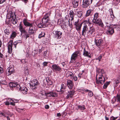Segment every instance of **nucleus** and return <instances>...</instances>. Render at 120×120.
<instances>
[{"label": "nucleus", "mask_w": 120, "mask_h": 120, "mask_svg": "<svg viewBox=\"0 0 120 120\" xmlns=\"http://www.w3.org/2000/svg\"><path fill=\"white\" fill-rule=\"evenodd\" d=\"M61 116V114L60 113H57V116L59 117V116Z\"/></svg>", "instance_id": "obj_59"}, {"label": "nucleus", "mask_w": 120, "mask_h": 120, "mask_svg": "<svg viewBox=\"0 0 120 120\" xmlns=\"http://www.w3.org/2000/svg\"><path fill=\"white\" fill-rule=\"evenodd\" d=\"M46 81L48 85H52V82L51 80L49 79L48 78H47L46 79Z\"/></svg>", "instance_id": "obj_27"}, {"label": "nucleus", "mask_w": 120, "mask_h": 120, "mask_svg": "<svg viewBox=\"0 0 120 120\" xmlns=\"http://www.w3.org/2000/svg\"><path fill=\"white\" fill-rule=\"evenodd\" d=\"M102 56H99L98 58L96 59L97 60H98L99 61H101V58Z\"/></svg>", "instance_id": "obj_46"}, {"label": "nucleus", "mask_w": 120, "mask_h": 120, "mask_svg": "<svg viewBox=\"0 0 120 120\" xmlns=\"http://www.w3.org/2000/svg\"><path fill=\"white\" fill-rule=\"evenodd\" d=\"M22 22L24 25L26 26L30 27L32 25V23L29 22L25 19H24Z\"/></svg>", "instance_id": "obj_21"}, {"label": "nucleus", "mask_w": 120, "mask_h": 120, "mask_svg": "<svg viewBox=\"0 0 120 120\" xmlns=\"http://www.w3.org/2000/svg\"><path fill=\"white\" fill-rule=\"evenodd\" d=\"M14 16L12 14H11L10 15V17L12 18L11 21L12 23L14 24H15L17 23V21L16 19L15 15L14 14Z\"/></svg>", "instance_id": "obj_18"}, {"label": "nucleus", "mask_w": 120, "mask_h": 120, "mask_svg": "<svg viewBox=\"0 0 120 120\" xmlns=\"http://www.w3.org/2000/svg\"><path fill=\"white\" fill-rule=\"evenodd\" d=\"M69 20H68V22H69V24H70V21H71V24L72 22H73V20L74 18H69Z\"/></svg>", "instance_id": "obj_41"}, {"label": "nucleus", "mask_w": 120, "mask_h": 120, "mask_svg": "<svg viewBox=\"0 0 120 120\" xmlns=\"http://www.w3.org/2000/svg\"><path fill=\"white\" fill-rule=\"evenodd\" d=\"M12 44L11 42L10 41L8 43V52L9 53H11L12 52Z\"/></svg>", "instance_id": "obj_20"}, {"label": "nucleus", "mask_w": 120, "mask_h": 120, "mask_svg": "<svg viewBox=\"0 0 120 120\" xmlns=\"http://www.w3.org/2000/svg\"><path fill=\"white\" fill-rule=\"evenodd\" d=\"M35 29L34 27L33 26V25H32V26H30L29 29L31 31H33V32H34Z\"/></svg>", "instance_id": "obj_38"}, {"label": "nucleus", "mask_w": 120, "mask_h": 120, "mask_svg": "<svg viewBox=\"0 0 120 120\" xmlns=\"http://www.w3.org/2000/svg\"><path fill=\"white\" fill-rule=\"evenodd\" d=\"M95 40V42L96 46H99L102 44L103 42L102 39H100L98 40L97 39V38H96Z\"/></svg>", "instance_id": "obj_17"}, {"label": "nucleus", "mask_w": 120, "mask_h": 120, "mask_svg": "<svg viewBox=\"0 0 120 120\" xmlns=\"http://www.w3.org/2000/svg\"><path fill=\"white\" fill-rule=\"evenodd\" d=\"M92 22L93 23L97 24L102 27H103L104 26L102 22V20L100 19H96L94 20H93Z\"/></svg>", "instance_id": "obj_7"}, {"label": "nucleus", "mask_w": 120, "mask_h": 120, "mask_svg": "<svg viewBox=\"0 0 120 120\" xmlns=\"http://www.w3.org/2000/svg\"><path fill=\"white\" fill-rule=\"evenodd\" d=\"M47 53V52H44V57H45V56L46 55V54Z\"/></svg>", "instance_id": "obj_64"}, {"label": "nucleus", "mask_w": 120, "mask_h": 120, "mask_svg": "<svg viewBox=\"0 0 120 120\" xmlns=\"http://www.w3.org/2000/svg\"><path fill=\"white\" fill-rule=\"evenodd\" d=\"M67 85L70 89H72L74 86L73 83L72 81L68 80L67 81Z\"/></svg>", "instance_id": "obj_12"}, {"label": "nucleus", "mask_w": 120, "mask_h": 120, "mask_svg": "<svg viewBox=\"0 0 120 120\" xmlns=\"http://www.w3.org/2000/svg\"><path fill=\"white\" fill-rule=\"evenodd\" d=\"M24 72L26 75H27L29 73V70H28L26 71H25Z\"/></svg>", "instance_id": "obj_51"}, {"label": "nucleus", "mask_w": 120, "mask_h": 120, "mask_svg": "<svg viewBox=\"0 0 120 120\" xmlns=\"http://www.w3.org/2000/svg\"><path fill=\"white\" fill-rule=\"evenodd\" d=\"M76 106L78 107L79 109L80 110H83L85 109L84 105H82L81 106L80 105H77Z\"/></svg>", "instance_id": "obj_35"}, {"label": "nucleus", "mask_w": 120, "mask_h": 120, "mask_svg": "<svg viewBox=\"0 0 120 120\" xmlns=\"http://www.w3.org/2000/svg\"><path fill=\"white\" fill-rule=\"evenodd\" d=\"M79 0H74L72 2L73 7L74 8H76L78 5V3Z\"/></svg>", "instance_id": "obj_24"}, {"label": "nucleus", "mask_w": 120, "mask_h": 120, "mask_svg": "<svg viewBox=\"0 0 120 120\" xmlns=\"http://www.w3.org/2000/svg\"><path fill=\"white\" fill-rule=\"evenodd\" d=\"M85 92H89L88 95L90 97H91L93 96V93L92 92L88 90H85Z\"/></svg>", "instance_id": "obj_30"}, {"label": "nucleus", "mask_w": 120, "mask_h": 120, "mask_svg": "<svg viewBox=\"0 0 120 120\" xmlns=\"http://www.w3.org/2000/svg\"><path fill=\"white\" fill-rule=\"evenodd\" d=\"M95 29L94 27H90V30L87 33V35L88 36H90L95 31Z\"/></svg>", "instance_id": "obj_16"}, {"label": "nucleus", "mask_w": 120, "mask_h": 120, "mask_svg": "<svg viewBox=\"0 0 120 120\" xmlns=\"http://www.w3.org/2000/svg\"><path fill=\"white\" fill-rule=\"evenodd\" d=\"M3 72V68L0 67V73H2Z\"/></svg>", "instance_id": "obj_54"}, {"label": "nucleus", "mask_w": 120, "mask_h": 120, "mask_svg": "<svg viewBox=\"0 0 120 120\" xmlns=\"http://www.w3.org/2000/svg\"><path fill=\"white\" fill-rule=\"evenodd\" d=\"M110 82V81L108 82H106L103 86V88L104 89H106L107 87V86L109 84Z\"/></svg>", "instance_id": "obj_31"}, {"label": "nucleus", "mask_w": 120, "mask_h": 120, "mask_svg": "<svg viewBox=\"0 0 120 120\" xmlns=\"http://www.w3.org/2000/svg\"><path fill=\"white\" fill-rule=\"evenodd\" d=\"M106 24V26L107 27H110L109 26V24L108 22H105Z\"/></svg>", "instance_id": "obj_60"}, {"label": "nucleus", "mask_w": 120, "mask_h": 120, "mask_svg": "<svg viewBox=\"0 0 120 120\" xmlns=\"http://www.w3.org/2000/svg\"><path fill=\"white\" fill-rule=\"evenodd\" d=\"M17 110L19 112H21V110L19 108L17 109Z\"/></svg>", "instance_id": "obj_61"}, {"label": "nucleus", "mask_w": 120, "mask_h": 120, "mask_svg": "<svg viewBox=\"0 0 120 120\" xmlns=\"http://www.w3.org/2000/svg\"><path fill=\"white\" fill-rule=\"evenodd\" d=\"M12 101H13V102L15 103V102H18L19 100L14 99V98H12Z\"/></svg>", "instance_id": "obj_44"}, {"label": "nucleus", "mask_w": 120, "mask_h": 120, "mask_svg": "<svg viewBox=\"0 0 120 120\" xmlns=\"http://www.w3.org/2000/svg\"><path fill=\"white\" fill-rule=\"evenodd\" d=\"M24 34H25V36H26V39H27V38H28V37H29V35H28V34H27V32H26V33Z\"/></svg>", "instance_id": "obj_49"}, {"label": "nucleus", "mask_w": 120, "mask_h": 120, "mask_svg": "<svg viewBox=\"0 0 120 120\" xmlns=\"http://www.w3.org/2000/svg\"><path fill=\"white\" fill-rule=\"evenodd\" d=\"M52 69L53 70L56 72L60 71L61 70V68L60 67L56 64H53L52 66Z\"/></svg>", "instance_id": "obj_8"}, {"label": "nucleus", "mask_w": 120, "mask_h": 120, "mask_svg": "<svg viewBox=\"0 0 120 120\" xmlns=\"http://www.w3.org/2000/svg\"><path fill=\"white\" fill-rule=\"evenodd\" d=\"M6 0H0V4H2L4 2H5Z\"/></svg>", "instance_id": "obj_57"}, {"label": "nucleus", "mask_w": 120, "mask_h": 120, "mask_svg": "<svg viewBox=\"0 0 120 120\" xmlns=\"http://www.w3.org/2000/svg\"><path fill=\"white\" fill-rule=\"evenodd\" d=\"M5 104L6 105H10V103L8 101H6L5 102Z\"/></svg>", "instance_id": "obj_56"}, {"label": "nucleus", "mask_w": 120, "mask_h": 120, "mask_svg": "<svg viewBox=\"0 0 120 120\" xmlns=\"http://www.w3.org/2000/svg\"><path fill=\"white\" fill-rule=\"evenodd\" d=\"M66 86L64 84L62 83L61 84V88L59 91H60L61 93H62L64 92Z\"/></svg>", "instance_id": "obj_23"}, {"label": "nucleus", "mask_w": 120, "mask_h": 120, "mask_svg": "<svg viewBox=\"0 0 120 120\" xmlns=\"http://www.w3.org/2000/svg\"><path fill=\"white\" fill-rule=\"evenodd\" d=\"M99 14L96 13H95L94 15V16L93 20H94L96 19H97L99 17Z\"/></svg>", "instance_id": "obj_36"}, {"label": "nucleus", "mask_w": 120, "mask_h": 120, "mask_svg": "<svg viewBox=\"0 0 120 120\" xmlns=\"http://www.w3.org/2000/svg\"><path fill=\"white\" fill-rule=\"evenodd\" d=\"M45 108L46 109H48L49 107V106L48 105H46L45 106Z\"/></svg>", "instance_id": "obj_58"}, {"label": "nucleus", "mask_w": 120, "mask_h": 120, "mask_svg": "<svg viewBox=\"0 0 120 120\" xmlns=\"http://www.w3.org/2000/svg\"><path fill=\"white\" fill-rule=\"evenodd\" d=\"M72 78L75 81H76L77 80V77L76 76H73Z\"/></svg>", "instance_id": "obj_50"}, {"label": "nucleus", "mask_w": 120, "mask_h": 120, "mask_svg": "<svg viewBox=\"0 0 120 120\" xmlns=\"http://www.w3.org/2000/svg\"><path fill=\"white\" fill-rule=\"evenodd\" d=\"M2 116H3L5 117H6L5 114L4 113L2 112L0 113V117H2Z\"/></svg>", "instance_id": "obj_47"}, {"label": "nucleus", "mask_w": 120, "mask_h": 120, "mask_svg": "<svg viewBox=\"0 0 120 120\" xmlns=\"http://www.w3.org/2000/svg\"><path fill=\"white\" fill-rule=\"evenodd\" d=\"M77 13V15L79 17H82V11H80L78 12Z\"/></svg>", "instance_id": "obj_34"}, {"label": "nucleus", "mask_w": 120, "mask_h": 120, "mask_svg": "<svg viewBox=\"0 0 120 120\" xmlns=\"http://www.w3.org/2000/svg\"><path fill=\"white\" fill-rule=\"evenodd\" d=\"M69 14L70 16L74 15V13L73 11L72 10H71L69 13Z\"/></svg>", "instance_id": "obj_45"}, {"label": "nucleus", "mask_w": 120, "mask_h": 120, "mask_svg": "<svg viewBox=\"0 0 120 120\" xmlns=\"http://www.w3.org/2000/svg\"><path fill=\"white\" fill-rule=\"evenodd\" d=\"M79 53V51H75L74 52L72 55L71 57V61L72 62L73 60H75Z\"/></svg>", "instance_id": "obj_6"}, {"label": "nucleus", "mask_w": 120, "mask_h": 120, "mask_svg": "<svg viewBox=\"0 0 120 120\" xmlns=\"http://www.w3.org/2000/svg\"><path fill=\"white\" fill-rule=\"evenodd\" d=\"M16 35V34L15 32H14L12 34L11 36V38L12 39L14 38Z\"/></svg>", "instance_id": "obj_33"}, {"label": "nucleus", "mask_w": 120, "mask_h": 120, "mask_svg": "<svg viewBox=\"0 0 120 120\" xmlns=\"http://www.w3.org/2000/svg\"><path fill=\"white\" fill-rule=\"evenodd\" d=\"M53 33L54 34L55 38L57 39L60 38L62 37V33L60 31H54Z\"/></svg>", "instance_id": "obj_5"}, {"label": "nucleus", "mask_w": 120, "mask_h": 120, "mask_svg": "<svg viewBox=\"0 0 120 120\" xmlns=\"http://www.w3.org/2000/svg\"><path fill=\"white\" fill-rule=\"evenodd\" d=\"M34 33V32L33 31H31L30 30H29L28 31V33L30 35L33 34Z\"/></svg>", "instance_id": "obj_42"}, {"label": "nucleus", "mask_w": 120, "mask_h": 120, "mask_svg": "<svg viewBox=\"0 0 120 120\" xmlns=\"http://www.w3.org/2000/svg\"><path fill=\"white\" fill-rule=\"evenodd\" d=\"M114 32L113 28L109 27L108 30L106 32L107 34L108 35L112 34Z\"/></svg>", "instance_id": "obj_22"}, {"label": "nucleus", "mask_w": 120, "mask_h": 120, "mask_svg": "<svg viewBox=\"0 0 120 120\" xmlns=\"http://www.w3.org/2000/svg\"><path fill=\"white\" fill-rule=\"evenodd\" d=\"M4 57V56L0 52V58H3Z\"/></svg>", "instance_id": "obj_55"}, {"label": "nucleus", "mask_w": 120, "mask_h": 120, "mask_svg": "<svg viewBox=\"0 0 120 120\" xmlns=\"http://www.w3.org/2000/svg\"><path fill=\"white\" fill-rule=\"evenodd\" d=\"M38 81L34 79L30 83V85L31 87L33 89H35L38 86Z\"/></svg>", "instance_id": "obj_4"}, {"label": "nucleus", "mask_w": 120, "mask_h": 120, "mask_svg": "<svg viewBox=\"0 0 120 120\" xmlns=\"http://www.w3.org/2000/svg\"><path fill=\"white\" fill-rule=\"evenodd\" d=\"M105 76H106L103 70L99 69H97L96 77V83L102 84L105 81Z\"/></svg>", "instance_id": "obj_1"}, {"label": "nucleus", "mask_w": 120, "mask_h": 120, "mask_svg": "<svg viewBox=\"0 0 120 120\" xmlns=\"http://www.w3.org/2000/svg\"><path fill=\"white\" fill-rule=\"evenodd\" d=\"M19 91H20L23 94H25L27 93L28 89L27 88L25 87H21L20 90H18Z\"/></svg>", "instance_id": "obj_14"}, {"label": "nucleus", "mask_w": 120, "mask_h": 120, "mask_svg": "<svg viewBox=\"0 0 120 120\" xmlns=\"http://www.w3.org/2000/svg\"><path fill=\"white\" fill-rule=\"evenodd\" d=\"M88 30V28L86 25V24L84 25V26L83 27L82 32V36H85V35Z\"/></svg>", "instance_id": "obj_19"}, {"label": "nucleus", "mask_w": 120, "mask_h": 120, "mask_svg": "<svg viewBox=\"0 0 120 120\" xmlns=\"http://www.w3.org/2000/svg\"><path fill=\"white\" fill-rule=\"evenodd\" d=\"M48 63V62H44L43 63V66L45 67L47 66Z\"/></svg>", "instance_id": "obj_43"}, {"label": "nucleus", "mask_w": 120, "mask_h": 120, "mask_svg": "<svg viewBox=\"0 0 120 120\" xmlns=\"http://www.w3.org/2000/svg\"><path fill=\"white\" fill-rule=\"evenodd\" d=\"M38 27L39 28H44L47 26V25H45L44 24L40 23L38 24Z\"/></svg>", "instance_id": "obj_26"}, {"label": "nucleus", "mask_w": 120, "mask_h": 120, "mask_svg": "<svg viewBox=\"0 0 120 120\" xmlns=\"http://www.w3.org/2000/svg\"><path fill=\"white\" fill-rule=\"evenodd\" d=\"M74 91H70V92H69L67 94L68 97V98L70 97H71L74 95Z\"/></svg>", "instance_id": "obj_28"}, {"label": "nucleus", "mask_w": 120, "mask_h": 120, "mask_svg": "<svg viewBox=\"0 0 120 120\" xmlns=\"http://www.w3.org/2000/svg\"><path fill=\"white\" fill-rule=\"evenodd\" d=\"M50 16V14L49 13H47L44 16L42 19V23L45 25H47V26L49 24V22L50 20L49 17Z\"/></svg>", "instance_id": "obj_2"}, {"label": "nucleus", "mask_w": 120, "mask_h": 120, "mask_svg": "<svg viewBox=\"0 0 120 120\" xmlns=\"http://www.w3.org/2000/svg\"><path fill=\"white\" fill-rule=\"evenodd\" d=\"M74 25L75 26L76 29L78 31H79L81 29V27L82 25V23L79 24L78 22H75Z\"/></svg>", "instance_id": "obj_13"}, {"label": "nucleus", "mask_w": 120, "mask_h": 120, "mask_svg": "<svg viewBox=\"0 0 120 120\" xmlns=\"http://www.w3.org/2000/svg\"><path fill=\"white\" fill-rule=\"evenodd\" d=\"M91 3L90 0H83L82 7L84 8L87 7Z\"/></svg>", "instance_id": "obj_10"}, {"label": "nucleus", "mask_w": 120, "mask_h": 120, "mask_svg": "<svg viewBox=\"0 0 120 120\" xmlns=\"http://www.w3.org/2000/svg\"><path fill=\"white\" fill-rule=\"evenodd\" d=\"M9 86L12 88H15L18 90L21 88L20 86L17 82H11L9 84Z\"/></svg>", "instance_id": "obj_3"}, {"label": "nucleus", "mask_w": 120, "mask_h": 120, "mask_svg": "<svg viewBox=\"0 0 120 120\" xmlns=\"http://www.w3.org/2000/svg\"><path fill=\"white\" fill-rule=\"evenodd\" d=\"M19 29L22 34H25L26 33L25 29L23 27L21 22H20L18 26Z\"/></svg>", "instance_id": "obj_11"}, {"label": "nucleus", "mask_w": 120, "mask_h": 120, "mask_svg": "<svg viewBox=\"0 0 120 120\" xmlns=\"http://www.w3.org/2000/svg\"><path fill=\"white\" fill-rule=\"evenodd\" d=\"M28 70V68L27 67H25L24 69V71H26Z\"/></svg>", "instance_id": "obj_63"}, {"label": "nucleus", "mask_w": 120, "mask_h": 120, "mask_svg": "<svg viewBox=\"0 0 120 120\" xmlns=\"http://www.w3.org/2000/svg\"><path fill=\"white\" fill-rule=\"evenodd\" d=\"M116 119V118L114 117L113 116H112L110 118V120H115Z\"/></svg>", "instance_id": "obj_53"}, {"label": "nucleus", "mask_w": 120, "mask_h": 120, "mask_svg": "<svg viewBox=\"0 0 120 120\" xmlns=\"http://www.w3.org/2000/svg\"><path fill=\"white\" fill-rule=\"evenodd\" d=\"M84 52L83 53V55L85 56H88L89 54L90 53L86 51L85 50V49L84 48Z\"/></svg>", "instance_id": "obj_32"}, {"label": "nucleus", "mask_w": 120, "mask_h": 120, "mask_svg": "<svg viewBox=\"0 0 120 120\" xmlns=\"http://www.w3.org/2000/svg\"><path fill=\"white\" fill-rule=\"evenodd\" d=\"M112 10V12H113L112 10ZM111 18L113 19L115 17L114 15L113 14H111Z\"/></svg>", "instance_id": "obj_52"}, {"label": "nucleus", "mask_w": 120, "mask_h": 120, "mask_svg": "<svg viewBox=\"0 0 120 120\" xmlns=\"http://www.w3.org/2000/svg\"><path fill=\"white\" fill-rule=\"evenodd\" d=\"M4 32L5 34L7 35H9L10 34L9 31L8 29H6L4 30Z\"/></svg>", "instance_id": "obj_39"}, {"label": "nucleus", "mask_w": 120, "mask_h": 120, "mask_svg": "<svg viewBox=\"0 0 120 120\" xmlns=\"http://www.w3.org/2000/svg\"><path fill=\"white\" fill-rule=\"evenodd\" d=\"M68 74L70 76V78L72 79L73 77L74 76V75L73 73L71 72H69L68 73Z\"/></svg>", "instance_id": "obj_40"}, {"label": "nucleus", "mask_w": 120, "mask_h": 120, "mask_svg": "<svg viewBox=\"0 0 120 120\" xmlns=\"http://www.w3.org/2000/svg\"><path fill=\"white\" fill-rule=\"evenodd\" d=\"M46 96L48 97H56L57 96V94L55 92H49L45 93Z\"/></svg>", "instance_id": "obj_15"}, {"label": "nucleus", "mask_w": 120, "mask_h": 120, "mask_svg": "<svg viewBox=\"0 0 120 120\" xmlns=\"http://www.w3.org/2000/svg\"><path fill=\"white\" fill-rule=\"evenodd\" d=\"M10 103V105H12L14 106L15 105V103H13L12 102H11Z\"/></svg>", "instance_id": "obj_62"}, {"label": "nucleus", "mask_w": 120, "mask_h": 120, "mask_svg": "<svg viewBox=\"0 0 120 120\" xmlns=\"http://www.w3.org/2000/svg\"><path fill=\"white\" fill-rule=\"evenodd\" d=\"M14 72L13 68L10 66L8 67L6 70L7 74L8 75H11Z\"/></svg>", "instance_id": "obj_9"}, {"label": "nucleus", "mask_w": 120, "mask_h": 120, "mask_svg": "<svg viewBox=\"0 0 120 120\" xmlns=\"http://www.w3.org/2000/svg\"><path fill=\"white\" fill-rule=\"evenodd\" d=\"M22 43V41L21 40H19L18 41H16L14 43H15V44H16V45H17L18 43Z\"/></svg>", "instance_id": "obj_48"}, {"label": "nucleus", "mask_w": 120, "mask_h": 120, "mask_svg": "<svg viewBox=\"0 0 120 120\" xmlns=\"http://www.w3.org/2000/svg\"><path fill=\"white\" fill-rule=\"evenodd\" d=\"M45 35V33L44 32H41L40 34L39 35L38 38H41L42 37H44Z\"/></svg>", "instance_id": "obj_37"}, {"label": "nucleus", "mask_w": 120, "mask_h": 120, "mask_svg": "<svg viewBox=\"0 0 120 120\" xmlns=\"http://www.w3.org/2000/svg\"><path fill=\"white\" fill-rule=\"evenodd\" d=\"M119 81L118 80H116L114 81V88L117 87L119 83Z\"/></svg>", "instance_id": "obj_29"}, {"label": "nucleus", "mask_w": 120, "mask_h": 120, "mask_svg": "<svg viewBox=\"0 0 120 120\" xmlns=\"http://www.w3.org/2000/svg\"><path fill=\"white\" fill-rule=\"evenodd\" d=\"M92 10L91 9H89L87 10L86 11L85 15L86 17H87L90 15L91 14Z\"/></svg>", "instance_id": "obj_25"}]
</instances>
